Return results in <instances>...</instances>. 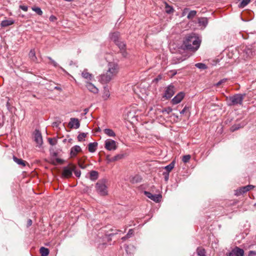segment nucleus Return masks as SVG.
Returning a JSON list of instances; mask_svg holds the SVG:
<instances>
[{
    "label": "nucleus",
    "instance_id": "obj_1",
    "mask_svg": "<svg viewBox=\"0 0 256 256\" xmlns=\"http://www.w3.org/2000/svg\"><path fill=\"white\" fill-rule=\"evenodd\" d=\"M119 67L117 63L110 62L108 64V70L106 74L100 76L99 80L102 84H106L110 82L118 72Z\"/></svg>",
    "mask_w": 256,
    "mask_h": 256
},
{
    "label": "nucleus",
    "instance_id": "obj_2",
    "mask_svg": "<svg viewBox=\"0 0 256 256\" xmlns=\"http://www.w3.org/2000/svg\"><path fill=\"white\" fill-rule=\"evenodd\" d=\"M201 40L194 34L187 36L184 40L182 46L184 48L193 51L196 50L200 47Z\"/></svg>",
    "mask_w": 256,
    "mask_h": 256
},
{
    "label": "nucleus",
    "instance_id": "obj_3",
    "mask_svg": "<svg viewBox=\"0 0 256 256\" xmlns=\"http://www.w3.org/2000/svg\"><path fill=\"white\" fill-rule=\"evenodd\" d=\"M245 94H238L227 98L228 106L242 104Z\"/></svg>",
    "mask_w": 256,
    "mask_h": 256
},
{
    "label": "nucleus",
    "instance_id": "obj_4",
    "mask_svg": "<svg viewBox=\"0 0 256 256\" xmlns=\"http://www.w3.org/2000/svg\"><path fill=\"white\" fill-rule=\"evenodd\" d=\"M96 192L101 196H106L108 194V186H106V180L102 179L98 180L96 184Z\"/></svg>",
    "mask_w": 256,
    "mask_h": 256
},
{
    "label": "nucleus",
    "instance_id": "obj_5",
    "mask_svg": "<svg viewBox=\"0 0 256 256\" xmlns=\"http://www.w3.org/2000/svg\"><path fill=\"white\" fill-rule=\"evenodd\" d=\"M74 170V166L64 167L62 173V176L65 178L71 177Z\"/></svg>",
    "mask_w": 256,
    "mask_h": 256
},
{
    "label": "nucleus",
    "instance_id": "obj_6",
    "mask_svg": "<svg viewBox=\"0 0 256 256\" xmlns=\"http://www.w3.org/2000/svg\"><path fill=\"white\" fill-rule=\"evenodd\" d=\"M105 148L108 150H114L116 149V142L111 139H108L105 141Z\"/></svg>",
    "mask_w": 256,
    "mask_h": 256
},
{
    "label": "nucleus",
    "instance_id": "obj_7",
    "mask_svg": "<svg viewBox=\"0 0 256 256\" xmlns=\"http://www.w3.org/2000/svg\"><path fill=\"white\" fill-rule=\"evenodd\" d=\"M255 51L256 49L254 46H246L244 50V52L246 54V58H251V56H254V54Z\"/></svg>",
    "mask_w": 256,
    "mask_h": 256
},
{
    "label": "nucleus",
    "instance_id": "obj_8",
    "mask_svg": "<svg viewBox=\"0 0 256 256\" xmlns=\"http://www.w3.org/2000/svg\"><path fill=\"white\" fill-rule=\"evenodd\" d=\"M228 256H244V251L238 247L234 248L230 252L227 254Z\"/></svg>",
    "mask_w": 256,
    "mask_h": 256
},
{
    "label": "nucleus",
    "instance_id": "obj_9",
    "mask_svg": "<svg viewBox=\"0 0 256 256\" xmlns=\"http://www.w3.org/2000/svg\"><path fill=\"white\" fill-rule=\"evenodd\" d=\"M34 140L38 146H40L43 142L42 138L40 132L38 130H36L34 132Z\"/></svg>",
    "mask_w": 256,
    "mask_h": 256
},
{
    "label": "nucleus",
    "instance_id": "obj_10",
    "mask_svg": "<svg viewBox=\"0 0 256 256\" xmlns=\"http://www.w3.org/2000/svg\"><path fill=\"white\" fill-rule=\"evenodd\" d=\"M144 194L148 198L156 202H159L162 198V196L160 195L152 194L148 192L144 191Z\"/></svg>",
    "mask_w": 256,
    "mask_h": 256
},
{
    "label": "nucleus",
    "instance_id": "obj_11",
    "mask_svg": "<svg viewBox=\"0 0 256 256\" xmlns=\"http://www.w3.org/2000/svg\"><path fill=\"white\" fill-rule=\"evenodd\" d=\"M174 86H169L166 88L164 92V97L166 98H170L174 94Z\"/></svg>",
    "mask_w": 256,
    "mask_h": 256
},
{
    "label": "nucleus",
    "instance_id": "obj_12",
    "mask_svg": "<svg viewBox=\"0 0 256 256\" xmlns=\"http://www.w3.org/2000/svg\"><path fill=\"white\" fill-rule=\"evenodd\" d=\"M184 94L182 92H179L176 96L172 100V104H176L180 103L184 98Z\"/></svg>",
    "mask_w": 256,
    "mask_h": 256
},
{
    "label": "nucleus",
    "instance_id": "obj_13",
    "mask_svg": "<svg viewBox=\"0 0 256 256\" xmlns=\"http://www.w3.org/2000/svg\"><path fill=\"white\" fill-rule=\"evenodd\" d=\"M68 126L71 128H78L80 126L78 120L76 118H71L68 123Z\"/></svg>",
    "mask_w": 256,
    "mask_h": 256
},
{
    "label": "nucleus",
    "instance_id": "obj_14",
    "mask_svg": "<svg viewBox=\"0 0 256 256\" xmlns=\"http://www.w3.org/2000/svg\"><path fill=\"white\" fill-rule=\"evenodd\" d=\"M86 86L90 92L94 94L98 93V89L91 82H86Z\"/></svg>",
    "mask_w": 256,
    "mask_h": 256
},
{
    "label": "nucleus",
    "instance_id": "obj_15",
    "mask_svg": "<svg viewBox=\"0 0 256 256\" xmlns=\"http://www.w3.org/2000/svg\"><path fill=\"white\" fill-rule=\"evenodd\" d=\"M82 77L87 80H92L94 78L92 74L88 72V70L85 69L82 72Z\"/></svg>",
    "mask_w": 256,
    "mask_h": 256
},
{
    "label": "nucleus",
    "instance_id": "obj_16",
    "mask_svg": "<svg viewBox=\"0 0 256 256\" xmlns=\"http://www.w3.org/2000/svg\"><path fill=\"white\" fill-rule=\"evenodd\" d=\"M81 151V148L78 146H75L71 148L70 150V156L71 157H74L77 154Z\"/></svg>",
    "mask_w": 256,
    "mask_h": 256
},
{
    "label": "nucleus",
    "instance_id": "obj_17",
    "mask_svg": "<svg viewBox=\"0 0 256 256\" xmlns=\"http://www.w3.org/2000/svg\"><path fill=\"white\" fill-rule=\"evenodd\" d=\"M186 56H176L173 58L172 64H176L180 62L186 60Z\"/></svg>",
    "mask_w": 256,
    "mask_h": 256
},
{
    "label": "nucleus",
    "instance_id": "obj_18",
    "mask_svg": "<svg viewBox=\"0 0 256 256\" xmlns=\"http://www.w3.org/2000/svg\"><path fill=\"white\" fill-rule=\"evenodd\" d=\"M110 38L115 44L119 41L120 33L118 32H114L110 33Z\"/></svg>",
    "mask_w": 256,
    "mask_h": 256
},
{
    "label": "nucleus",
    "instance_id": "obj_19",
    "mask_svg": "<svg viewBox=\"0 0 256 256\" xmlns=\"http://www.w3.org/2000/svg\"><path fill=\"white\" fill-rule=\"evenodd\" d=\"M142 180V178L138 174L131 176L130 177V182L133 184L138 183L140 182Z\"/></svg>",
    "mask_w": 256,
    "mask_h": 256
},
{
    "label": "nucleus",
    "instance_id": "obj_20",
    "mask_svg": "<svg viewBox=\"0 0 256 256\" xmlns=\"http://www.w3.org/2000/svg\"><path fill=\"white\" fill-rule=\"evenodd\" d=\"M98 146V143L96 142H90L88 145V151L90 152H96Z\"/></svg>",
    "mask_w": 256,
    "mask_h": 256
},
{
    "label": "nucleus",
    "instance_id": "obj_21",
    "mask_svg": "<svg viewBox=\"0 0 256 256\" xmlns=\"http://www.w3.org/2000/svg\"><path fill=\"white\" fill-rule=\"evenodd\" d=\"M28 56L31 60L35 62H38L34 50H31L29 52Z\"/></svg>",
    "mask_w": 256,
    "mask_h": 256
},
{
    "label": "nucleus",
    "instance_id": "obj_22",
    "mask_svg": "<svg viewBox=\"0 0 256 256\" xmlns=\"http://www.w3.org/2000/svg\"><path fill=\"white\" fill-rule=\"evenodd\" d=\"M248 191V190L246 186H242V187H241L240 188L238 189L236 191V195L240 196V195Z\"/></svg>",
    "mask_w": 256,
    "mask_h": 256
},
{
    "label": "nucleus",
    "instance_id": "obj_23",
    "mask_svg": "<svg viewBox=\"0 0 256 256\" xmlns=\"http://www.w3.org/2000/svg\"><path fill=\"white\" fill-rule=\"evenodd\" d=\"M198 24L200 26L204 28L208 24V20L206 18H201L198 20Z\"/></svg>",
    "mask_w": 256,
    "mask_h": 256
},
{
    "label": "nucleus",
    "instance_id": "obj_24",
    "mask_svg": "<svg viewBox=\"0 0 256 256\" xmlns=\"http://www.w3.org/2000/svg\"><path fill=\"white\" fill-rule=\"evenodd\" d=\"M110 96V93L108 87L104 86L102 94V98L104 100H106Z\"/></svg>",
    "mask_w": 256,
    "mask_h": 256
},
{
    "label": "nucleus",
    "instance_id": "obj_25",
    "mask_svg": "<svg viewBox=\"0 0 256 256\" xmlns=\"http://www.w3.org/2000/svg\"><path fill=\"white\" fill-rule=\"evenodd\" d=\"M104 133L108 136L114 137L116 136L114 132L112 129L105 128L104 130Z\"/></svg>",
    "mask_w": 256,
    "mask_h": 256
},
{
    "label": "nucleus",
    "instance_id": "obj_26",
    "mask_svg": "<svg viewBox=\"0 0 256 256\" xmlns=\"http://www.w3.org/2000/svg\"><path fill=\"white\" fill-rule=\"evenodd\" d=\"M98 173L95 170H92L90 172V179L92 180H95L98 178Z\"/></svg>",
    "mask_w": 256,
    "mask_h": 256
},
{
    "label": "nucleus",
    "instance_id": "obj_27",
    "mask_svg": "<svg viewBox=\"0 0 256 256\" xmlns=\"http://www.w3.org/2000/svg\"><path fill=\"white\" fill-rule=\"evenodd\" d=\"M14 21L12 20H2L1 22V26L2 27H6L12 24Z\"/></svg>",
    "mask_w": 256,
    "mask_h": 256
},
{
    "label": "nucleus",
    "instance_id": "obj_28",
    "mask_svg": "<svg viewBox=\"0 0 256 256\" xmlns=\"http://www.w3.org/2000/svg\"><path fill=\"white\" fill-rule=\"evenodd\" d=\"M175 162L173 160L168 165L164 167V169L166 170V172L169 173L174 168Z\"/></svg>",
    "mask_w": 256,
    "mask_h": 256
},
{
    "label": "nucleus",
    "instance_id": "obj_29",
    "mask_svg": "<svg viewBox=\"0 0 256 256\" xmlns=\"http://www.w3.org/2000/svg\"><path fill=\"white\" fill-rule=\"evenodd\" d=\"M40 252L41 256H47L49 254V250L47 248L42 247L40 250Z\"/></svg>",
    "mask_w": 256,
    "mask_h": 256
},
{
    "label": "nucleus",
    "instance_id": "obj_30",
    "mask_svg": "<svg viewBox=\"0 0 256 256\" xmlns=\"http://www.w3.org/2000/svg\"><path fill=\"white\" fill-rule=\"evenodd\" d=\"M13 160L16 164L19 165H22L24 166H26V162L22 159L18 158L16 156H14Z\"/></svg>",
    "mask_w": 256,
    "mask_h": 256
},
{
    "label": "nucleus",
    "instance_id": "obj_31",
    "mask_svg": "<svg viewBox=\"0 0 256 256\" xmlns=\"http://www.w3.org/2000/svg\"><path fill=\"white\" fill-rule=\"evenodd\" d=\"M124 155L123 154H120L115 156L109 160L110 162H114L118 160H120L124 157Z\"/></svg>",
    "mask_w": 256,
    "mask_h": 256
},
{
    "label": "nucleus",
    "instance_id": "obj_32",
    "mask_svg": "<svg viewBox=\"0 0 256 256\" xmlns=\"http://www.w3.org/2000/svg\"><path fill=\"white\" fill-rule=\"evenodd\" d=\"M116 44L118 46L120 50L125 49L126 44L122 41L119 40L116 43Z\"/></svg>",
    "mask_w": 256,
    "mask_h": 256
},
{
    "label": "nucleus",
    "instance_id": "obj_33",
    "mask_svg": "<svg viewBox=\"0 0 256 256\" xmlns=\"http://www.w3.org/2000/svg\"><path fill=\"white\" fill-rule=\"evenodd\" d=\"M197 254L200 256H205V250L202 248H198L196 250Z\"/></svg>",
    "mask_w": 256,
    "mask_h": 256
},
{
    "label": "nucleus",
    "instance_id": "obj_34",
    "mask_svg": "<svg viewBox=\"0 0 256 256\" xmlns=\"http://www.w3.org/2000/svg\"><path fill=\"white\" fill-rule=\"evenodd\" d=\"M250 0H242L238 5L240 8H243L250 3Z\"/></svg>",
    "mask_w": 256,
    "mask_h": 256
},
{
    "label": "nucleus",
    "instance_id": "obj_35",
    "mask_svg": "<svg viewBox=\"0 0 256 256\" xmlns=\"http://www.w3.org/2000/svg\"><path fill=\"white\" fill-rule=\"evenodd\" d=\"M32 10L39 16H42V11L41 10L40 8L38 7H32Z\"/></svg>",
    "mask_w": 256,
    "mask_h": 256
},
{
    "label": "nucleus",
    "instance_id": "obj_36",
    "mask_svg": "<svg viewBox=\"0 0 256 256\" xmlns=\"http://www.w3.org/2000/svg\"><path fill=\"white\" fill-rule=\"evenodd\" d=\"M174 8L172 7L168 6V4H166V12L167 14H172L174 12Z\"/></svg>",
    "mask_w": 256,
    "mask_h": 256
},
{
    "label": "nucleus",
    "instance_id": "obj_37",
    "mask_svg": "<svg viewBox=\"0 0 256 256\" xmlns=\"http://www.w3.org/2000/svg\"><path fill=\"white\" fill-rule=\"evenodd\" d=\"M196 14V10H191L189 12L187 18L188 19H192L194 18Z\"/></svg>",
    "mask_w": 256,
    "mask_h": 256
},
{
    "label": "nucleus",
    "instance_id": "obj_38",
    "mask_svg": "<svg viewBox=\"0 0 256 256\" xmlns=\"http://www.w3.org/2000/svg\"><path fill=\"white\" fill-rule=\"evenodd\" d=\"M195 66L196 68L202 70H205L207 68L206 66L203 63H197L195 64Z\"/></svg>",
    "mask_w": 256,
    "mask_h": 256
},
{
    "label": "nucleus",
    "instance_id": "obj_39",
    "mask_svg": "<svg viewBox=\"0 0 256 256\" xmlns=\"http://www.w3.org/2000/svg\"><path fill=\"white\" fill-rule=\"evenodd\" d=\"M243 125H241L240 124H236L232 126L231 128V130L232 132H234L236 130H238L240 128H242Z\"/></svg>",
    "mask_w": 256,
    "mask_h": 256
},
{
    "label": "nucleus",
    "instance_id": "obj_40",
    "mask_svg": "<svg viewBox=\"0 0 256 256\" xmlns=\"http://www.w3.org/2000/svg\"><path fill=\"white\" fill-rule=\"evenodd\" d=\"M86 134L81 133L78 136V139L79 141L82 142L84 140V138H86Z\"/></svg>",
    "mask_w": 256,
    "mask_h": 256
},
{
    "label": "nucleus",
    "instance_id": "obj_41",
    "mask_svg": "<svg viewBox=\"0 0 256 256\" xmlns=\"http://www.w3.org/2000/svg\"><path fill=\"white\" fill-rule=\"evenodd\" d=\"M48 140L50 144L52 146L56 145L57 142L56 140L54 138H48Z\"/></svg>",
    "mask_w": 256,
    "mask_h": 256
},
{
    "label": "nucleus",
    "instance_id": "obj_42",
    "mask_svg": "<svg viewBox=\"0 0 256 256\" xmlns=\"http://www.w3.org/2000/svg\"><path fill=\"white\" fill-rule=\"evenodd\" d=\"M190 158V156L189 154L185 155L182 157V161L184 163L188 162Z\"/></svg>",
    "mask_w": 256,
    "mask_h": 256
},
{
    "label": "nucleus",
    "instance_id": "obj_43",
    "mask_svg": "<svg viewBox=\"0 0 256 256\" xmlns=\"http://www.w3.org/2000/svg\"><path fill=\"white\" fill-rule=\"evenodd\" d=\"M172 109L171 108L168 107V108H165L164 109L162 110V112L164 114L166 113L167 114H169L170 112H172Z\"/></svg>",
    "mask_w": 256,
    "mask_h": 256
},
{
    "label": "nucleus",
    "instance_id": "obj_44",
    "mask_svg": "<svg viewBox=\"0 0 256 256\" xmlns=\"http://www.w3.org/2000/svg\"><path fill=\"white\" fill-rule=\"evenodd\" d=\"M227 81L226 78H224L221 80H220L219 82H218L215 85L216 86H220L221 84L225 83Z\"/></svg>",
    "mask_w": 256,
    "mask_h": 256
},
{
    "label": "nucleus",
    "instance_id": "obj_45",
    "mask_svg": "<svg viewBox=\"0 0 256 256\" xmlns=\"http://www.w3.org/2000/svg\"><path fill=\"white\" fill-rule=\"evenodd\" d=\"M48 58L50 61V64H52L54 67L58 66V63L52 60L50 57H48Z\"/></svg>",
    "mask_w": 256,
    "mask_h": 256
},
{
    "label": "nucleus",
    "instance_id": "obj_46",
    "mask_svg": "<svg viewBox=\"0 0 256 256\" xmlns=\"http://www.w3.org/2000/svg\"><path fill=\"white\" fill-rule=\"evenodd\" d=\"M76 176L79 178L80 176L81 172L80 170H76V167L74 166V170H73Z\"/></svg>",
    "mask_w": 256,
    "mask_h": 256
},
{
    "label": "nucleus",
    "instance_id": "obj_47",
    "mask_svg": "<svg viewBox=\"0 0 256 256\" xmlns=\"http://www.w3.org/2000/svg\"><path fill=\"white\" fill-rule=\"evenodd\" d=\"M120 52H121L122 56H123V57H124V58H127L128 57V54L126 52L125 49L122 50H120Z\"/></svg>",
    "mask_w": 256,
    "mask_h": 256
},
{
    "label": "nucleus",
    "instance_id": "obj_48",
    "mask_svg": "<svg viewBox=\"0 0 256 256\" xmlns=\"http://www.w3.org/2000/svg\"><path fill=\"white\" fill-rule=\"evenodd\" d=\"M20 9H22V10H24V12L28 11V7L26 6L20 5Z\"/></svg>",
    "mask_w": 256,
    "mask_h": 256
},
{
    "label": "nucleus",
    "instance_id": "obj_49",
    "mask_svg": "<svg viewBox=\"0 0 256 256\" xmlns=\"http://www.w3.org/2000/svg\"><path fill=\"white\" fill-rule=\"evenodd\" d=\"M134 234V230L132 229H130L128 232V233L127 234V237H129L130 238L132 235H133Z\"/></svg>",
    "mask_w": 256,
    "mask_h": 256
},
{
    "label": "nucleus",
    "instance_id": "obj_50",
    "mask_svg": "<svg viewBox=\"0 0 256 256\" xmlns=\"http://www.w3.org/2000/svg\"><path fill=\"white\" fill-rule=\"evenodd\" d=\"M163 174L164 176V180L166 181H168L169 178V173L168 172H164Z\"/></svg>",
    "mask_w": 256,
    "mask_h": 256
},
{
    "label": "nucleus",
    "instance_id": "obj_51",
    "mask_svg": "<svg viewBox=\"0 0 256 256\" xmlns=\"http://www.w3.org/2000/svg\"><path fill=\"white\" fill-rule=\"evenodd\" d=\"M248 256H256V251L251 250L248 252Z\"/></svg>",
    "mask_w": 256,
    "mask_h": 256
},
{
    "label": "nucleus",
    "instance_id": "obj_52",
    "mask_svg": "<svg viewBox=\"0 0 256 256\" xmlns=\"http://www.w3.org/2000/svg\"><path fill=\"white\" fill-rule=\"evenodd\" d=\"M78 166L82 169H84V168H86V165H84L83 163H82V162H80L78 163Z\"/></svg>",
    "mask_w": 256,
    "mask_h": 256
},
{
    "label": "nucleus",
    "instance_id": "obj_53",
    "mask_svg": "<svg viewBox=\"0 0 256 256\" xmlns=\"http://www.w3.org/2000/svg\"><path fill=\"white\" fill-rule=\"evenodd\" d=\"M188 110V108L186 106H185L184 108V109L180 112V113L181 114H184Z\"/></svg>",
    "mask_w": 256,
    "mask_h": 256
},
{
    "label": "nucleus",
    "instance_id": "obj_54",
    "mask_svg": "<svg viewBox=\"0 0 256 256\" xmlns=\"http://www.w3.org/2000/svg\"><path fill=\"white\" fill-rule=\"evenodd\" d=\"M56 20V18L55 16H53V15H52L50 17V20L51 22H54Z\"/></svg>",
    "mask_w": 256,
    "mask_h": 256
},
{
    "label": "nucleus",
    "instance_id": "obj_55",
    "mask_svg": "<svg viewBox=\"0 0 256 256\" xmlns=\"http://www.w3.org/2000/svg\"><path fill=\"white\" fill-rule=\"evenodd\" d=\"M246 186V187H247V188H248V191H249V190H252V188H254V186H252V185H248V186Z\"/></svg>",
    "mask_w": 256,
    "mask_h": 256
},
{
    "label": "nucleus",
    "instance_id": "obj_56",
    "mask_svg": "<svg viewBox=\"0 0 256 256\" xmlns=\"http://www.w3.org/2000/svg\"><path fill=\"white\" fill-rule=\"evenodd\" d=\"M32 224V220L30 219H29L28 221V226H30Z\"/></svg>",
    "mask_w": 256,
    "mask_h": 256
},
{
    "label": "nucleus",
    "instance_id": "obj_57",
    "mask_svg": "<svg viewBox=\"0 0 256 256\" xmlns=\"http://www.w3.org/2000/svg\"><path fill=\"white\" fill-rule=\"evenodd\" d=\"M88 108H85L84 110V114H83L84 115L88 113Z\"/></svg>",
    "mask_w": 256,
    "mask_h": 256
},
{
    "label": "nucleus",
    "instance_id": "obj_58",
    "mask_svg": "<svg viewBox=\"0 0 256 256\" xmlns=\"http://www.w3.org/2000/svg\"><path fill=\"white\" fill-rule=\"evenodd\" d=\"M129 238V237H127V235L125 236H124L122 238V239L123 240H125L126 239Z\"/></svg>",
    "mask_w": 256,
    "mask_h": 256
},
{
    "label": "nucleus",
    "instance_id": "obj_59",
    "mask_svg": "<svg viewBox=\"0 0 256 256\" xmlns=\"http://www.w3.org/2000/svg\"><path fill=\"white\" fill-rule=\"evenodd\" d=\"M53 126H58V124L57 122H55L52 124Z\"/></svg>",
    "mask_w": 256,
    "mask_h": 256
},
{
    "label": "nucleus",
    "instance_id": "obj_60",
    "mask_svg": "<svg viewBox=\"0 0 256 256\" xmlns=\"http://www.w3.org/2000/svg\"><path fill=\"white\" fill-rule=\"evenodd\" d=\"M128 248H129V246H127L126 248V251L127 252H128Z\"/></svg>",
    "mask_w": 256,
    "mask_h": 256
},
{
    "label": "nucleus",
    "instance_id": "obj_61",
    "mask_svg": "<svg viewBox=\"0 0 256 256\" xmlns=\"http://www.w3.org/2000/svg\"><path fill=\"white\" fill-rule=\"evenodd\" d=\"M55 88H56V90H60V88L58 87V86H56V87H55Z\"/></svg>",
    "mask_w": 256,
    "mask_h": 256
},
{
    "label": "nucleus",
    "instance_id": "obj_62",
    "mask_svg": "<svg viewBox=\"0 0 256 256\" xmlns=\"http://www.w3.org/2000/svg\"><path fill=\"white\" fill-rule=\"evenodd\" d=\"M115 234H116V233H112V234H109V236H112V235H114Z\"/></svg>",
    "mask_w": 256,
    "mask_h": 256
},
{
    "label": "nucleus",
    "instance_id": "obj_63",
    "mask_svg": "<svg viewBox=\"0 0 256 256\" xmlns=\"http://www.w3.org/2000/svg\"><path fill=\"white\" fill-rule=\"evenodd\" d=\"M60 160H60V159H57V161H58V162H60Z\"/></svg>",
    "mask_w": 256,
    "mask_h": 256
}]
</instances>
